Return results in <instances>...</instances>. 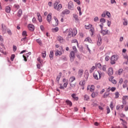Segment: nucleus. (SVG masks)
I'll use <instances>...</instances> for the list:
<instances>
[{
    "instance_id": "393cba45",
    "label": "nucleus",
    "mask_w": 128,
    "mask_h": 128,
    "mask_svg": "<svg viewBox=\"0 0 128 128\" xmlns=\"http://www.w3.org/2000/svg\"><path fill=\"white\" fill-rule=\"evenodd\" d=\"M79 84L82 86H84V84H86V80H82L80 82Z\"/></svg>"
},
{
    "instance_id": "09e8293b",
    "label": "nucleus",
    "mask_w": 128,
    "mask_h": 128,
    "mask_svg": "<svg viewBox=\"0 0 128 128\" xmlns=\"http://www.w3.org/2000/svg\"><path fill=\"white\" fill-rule=\"evenodd\" d=\"M86 42H92V40L90 38V37H87L85 39Z\"/></svg>"
},
{
    "instance_id": "e2e57ef3",
    "label": "nucleus",
    "mask_w": 128,
    "mask_h": 128,
    "mask_svg": "<svg viewBox=\"0 0 128 128\" xmlns=\"http://www.w3.org/2000/svg\"><path fill=\"white\" fill-rule=\"evenodd\" d=\"M72 42L73 44H74V43L76 42L77 43V45L78 44V40H76V39L72 40Z\"/></svg>"
},
{
    "instance_id": "72a5a7b5",
    "label": "nucleus",
    "mask_w": 128,
    "mask_h": 128,
    "mask_svg": "<svg viewBox=\"0 0 128 128\" xmlns=\"http://www.w3.org/2000/svg\"><path fill=\"white\" fill-rule=\"evenodd\" d=\"M128 87V80H126L124 81V83L123 84V88H126Z\"/></svg>"
},
{
    "instance_id": "0e129e2a",
    "label": "nucleus",
    "mask_w": 128,
    "mask_h": 128,
    "mask_svg": "<svg viewBox=\"0 0 128 128\" xmlns=\"http://www.w3.org/2000/svg\"><path fill=\"white\" fill-rule=\"evenodd\" d=\"M0 42H4V38L2 36H0Z\"/></svg>"
},
{
    "instance_id": "f03ea898",
    "label": "nucleus",
    "mask_w": 128,
    "mask_h": 128,
    "mask_svg": "<svg viewBox=\"0 0 128 128\" xmlns=\"http://www.w3.org/2000/svg\"><path fill=\"white\" fill-rule=\"evenodd\" d=\"M54 8L56 10H62V4H58V2L56 1L54 4Z\"/></svg>"
},
{
    "instance_id": "13d9d810",
    "label": "nucleus",
    "mask_w": 128,
    "mask_h": 128,
    "mask_svg": "<svg viewBox=\"0 0 128 128\" xmlns=\"http://www.w3.org/2000/svg\"><path fill=\"white\" fill-rule=\"evenodd\" d=\"M106 110H107V114H108L110 112V107L108 106L106 107Z\"/></svg>"
},
{
    "instance_id": "dca6fc26",
    "label": "nucleus",
    "mask_w": 128,
    "mask_h": 128,
    "mask_svg": "<svg viewBox=\"0 0 128 128\" xmlns=\"http://www.w3.org/2000/svg\"><path fill=\"white\" fill-rule=\"evenodd\" d=\"M73 17L74 18L76 22H80V19L78 18V14H73Z\"/></svg>"
},
{
    "instance_id": "4d7b16f0",
    "label": "nucleus",
    "mask_w": 128,
    "mask_h": 128,
    "mask_svg": "<svg viewBox=\"0 0 128 128\" xmlns=\"http://www.w3.org/2000/svg\"><path fill=\"white\" fill-rule=\"evenodd\" d=\"M7 32L8 34L10 35V36H12V31L8 29L7 30Z\"/></svg>"
},
{
    "instance_id": "412c9836",
    "label": "nucleus",
    "mask_w": 128,
    "mask_h": 128,
    "mask_svg": "<svg viewBox=\"0 0 128 128\" xmlns=\"http://www.w3.org/2000/svg\"><path fill=\"white\" fill-rule=\"evenodd\" d=\"M72 98L74 100H78V97L76 96V94H72Z\"/></svg>"
},
{
    "instance_id": "6e6d98bb",
    "label": "nucleus",
    "mask_w": 128,
    "mask_h": 128,
    "mask_svg": "<svg viewBox=\"0 0 128 128\" xmlns=\"http://www.w3.org/2000/svg\"><path fill=\"white\" fill-rule=\"evenodd\" d=\"M14 8H16V10H18V8H20V5L18 4H15L14 5Z\"/></svg>"
},
{
    "instance_id": "c756f323",
    "label": "nucleus",
    "mask_w": 128,
    "mask_h": 128,
    "mask_svg": "<svg viewBox=\"0 0 128 128\" xmlns=\"http://www.w3.org/2000/svg\"><path fill=\"white\" fill-rule=\"evenodd\" d=\"M83 74H84V70H82V69L79 70H78V74H79V76H82Z\"/></svg>"
},
{
    "instance_id": "473e14b6",
    "label": "nucleus",
    "mask_w": 128,
    "mask_h": 128,
    "mask_svg": "<svg viewBox=\"0 0 128 128\" xmlns=\"http://www.w3.org/2000/svg\"><path fill=\"white\" fill-rule=\"evenodd\" d=\"M52 32H58V27H56L52 29Z\"/></svg>"
},
{
    "instance_id": "7c9ffc66",
    "label": "nucleus",
    "mask_w": 128,
    "mask_h": 128,
    "mask_svg": "<svg viewBox=\"0 0 128 128\" xmlns=\"http://www.w3.org/2000/svg\"><path fill=\"white\" fill-rule=\"evenodd\" d=\"M66 103L68 106H72V103L70 100H66Z\"/></svg>"
},
{
    "instance_id": "864d4df0",
    "label": "nucleus",
    "mask_w": 128,
    "mask_h": 128,
    "mask_svg": "<svg viewBox=\"0 0 128 128\" xmlns=\"http://www.w3.org/2000/svg\"><path fill=\"white\" fill-rule=\"evenodd\" d=\"M90 31L92 32V36H94V28H91Z\"/></svg>"
},
{
    "instance_id": "b1692460",
    "label": "nucleus",
    "mask_w": 128,
    "mask_h": 128,
    "mask_svg": "<svg viewBox=\"0 0 128 128\" xmlns=\"http://www.w3.org/2000/svg\"><path fill=\"white\" fill-rule=\"evenodd\" d=\"M124 108V106L123 105H117L116 106V110H122Z\"/></svg>"
},
{
    "instance_id": "052dcab7",
    "label": "nucleus",
    "mask_w": 128,
    "mask_h": 128,
    "mask_svg": "<svg viewBox=\"0 0 128 128\" xmlns=\"http://www.w3.org/2000/svg\"><path fill=\"white\" fill-rule=\"evenodd\" d=\"M74 0L75 2L77 4H78V6L80 4V0Z\"/></svg>"
},
{
    "instance_id": "c85d7f7f",
    "label": "nucleus",
    "mask_w": 128,
    "mask_h": 128,
    "mask_svg": "<svg viewBox=\"0 0 128 128\" xmlns=\"http://www.w3.org/2000/svg\"><path fill=\"white\" fill-rule=\"evenodd\" d=\"M2 30L4 34H5L6 31V26H4V25L2 24Z\"/></svg>"
},
{
    "instance_id": "aec40b11",
    "label": "nucleus",
    "mask_w": 128,
    "mask_h": 128,
    "mask_svg": "<svg viewBox=\"0 0 128 128\" xmlns=\"http://www.w3.org/2000/svg\"><path fill=\"white\" fill-rule=\"evenodd\" d=\"M57 40L60 42L61 44H62L64 42V38L62 37L61 36H58L57 38Z\"/></svg>"
},
{
    "instance_id": "bb28decb",
    "label": "nucleus",
    "mask_w": 128,
    "mask_h": 128,
    "mask_svg": "<svg viewBox=\"0 0 128 128\" xmlns=\"http://www.w3.org/2000/svg\"><path fill=\"white\" fill-rule=\"evenodd\" d=\"M38 18V20H39L40 22H42V16H40V14L39 13L37 14Z\"/></svg>"
},
{
    "instance_id": "a878e982",
    "label": "nucleus",
    "mask_w": 128,
    "mask_h": 128,
    "mask_svg": "<svg viewBox=\"0 0 128 128\" xmlns=\"http://www.w3.org/2000/svg\"><path fill=\"white\" fill-rule=\"evenodd\" d=\"M22 9H20L18 12V16L20 18V16H22Z\"/></svg>"
},
{
    "instance_id": "c03bdc74",
    "label": "nucleus",
    "mask_w": 128,
    "mask_h": 128,
    "mask_svg": "<svg viewBox=\"0 0 128 128\" xmlns=\"http://www.w3.org/2000/svg\"><path fill=\"white\" fill-rule=\"evenodd\" d=\"M112 110H114V102H111L110 106Z\"/></svg>"
},
{
    "instance_id": "c9c22d12",
    "label": "nucleus",
    "mask_w": 128,
    "mask_h": 128,
    "mask_svg": "<svg viewBox=\"0 0 128 128\" xmlns=\"http://www.w3.org/2000/svg\"><path fill=\"white\" fill-rule=\"evenodd\" d=\"M108 96H110V93L109 92H106L104 94V98H106Z\"/></svg>"
},
{
    "instance_id": "2f4dec72",
    "label": "nucleus",
    "mask_w": 128,
    "mask_h": 128,
    "mask_svg": "<svg viewBox=\"0 0 128 128\" xmlns=\"http://www.w3.org/2000/svg\"><path fill=\"white\" fill-rule=\"evenodd\" d=\"M50 60H52V58H54V51L51 50L50 52Z\"/></svg>"
},
{
    "instance_id": "f3484780",
    "label": "nucleus",
    "mask_w": 128,
    "mask_h": 128,
    "mask_svg": "<svg viewBox=\"0 0 128 128\" xmlns=\"http://www.w3.org/2000/svg\"><path fill=\"white\" fill-rule=\"evenodd\" d=\"M128 96H124L122 97V102L124 104H126V100H128Z\"/></svg>"
},
{
    "instance_id": "69168bd1",
    "label": "nucleus",
    "mask_w": 128,
    "mask_h": 128,
    "mask_svg": "<svg viewBox=\"0 0 128 128\" xmlns=\"http://www.w3.org/2000/svg\"><path fill=\"white\" fill-rule=\"evenodd\" d=\"M26 36H24L21 39V42H26Z\"/></svg>"
},
{
    "instance_id": "6ab92c4d",
    "label": "nucleus",
    "mask_w": 128,
    "mask_h": 128,
    "mask_svg": "<svg viewBox=\"0 0 128 128\" xmlns=\"http://www.w3.org/2000/svg\"><path fill=\"white\" fill-rule=\"evenodd\" d=\"M93 76L95 80H98V71L94 72Z\"/></svg>"
},
{
    "instance_id": "423d86ee",
    "label": "nucleus",
    "mask_w": 128,
    "mask_h": 128,
    "mask_svg": "<svg viewBox=\"0 0 128 128\" xmlns=\"http://www.w3.org/2000/svg\"><path fill=\"white\" fill-rule=\"evenodd\" d=\"M54 21L52 22L51 24H52V26H58V18L54 16Z\"/></svg>"
},
{
    "instance_id": "79ce46f5",
    "label": "nucleus",
    "mask_w": 128,
    "mask_h": 128,
    "mask_svg": "<svg viewBox=\"0 0 128 128\" xmlns=\"http://www.w3.org/2000/svg\"><path fill=\"white\" fill-rule=\"evenodd\" d=\"M92 26V25L90 24H89L88 26H85L86 30H90V28H91Z\"/></svg>"
},
{
    "instance_id": "774afa93",
    "label": "nucleus",
    "mask_w": 128,
    "mask_h": 128,
    "mask_svg": "<svg viewBox=\"0 0 128 128\" xmlns=\"http://www.w3.org/2000/svg\"><path fill=\"white\" fill-rule=\"evenodd\" d=\"M14 54H12L11 56V58H10V60H11L12 62L14 60Z\"/></svg>"
},
{
    "instance_id": "0eeeda50",
    "label": "nucleus",
    "mask_w": 128,
    "mask_h": 128,
    "mask_svg": "<svg viewBox=\"0 0 128 128\" xmlns=\"http://www.w3.org/2000/svg\"><path fill=\"white\" fill-rule=\"evenodd\" d=\"M74 2H72L70 1L68 4V10H74Z\"/></svg>"
},
{
    "instance_id": "6e6552de",
    "label": "nucleus",
    "mask_w": 128,
    "mask_h": 128,
    "mask_svg": "<svg viewBox=\"0 0 128 128\" xmlns=\"http://www.w3.org/2000/svg\"><path fill=\"white\" fill-rule=\"evenodd\" d=\"M90 90L91 92H94V86L92 85L90 86L88 85L87 86V90Z\"/></svg>"
},
{
    "instance_id": "4c0bfd02",
    "label": "nucleus",
    "mask_w": 128,
    "mask_h": 128,
    "mask_svg": "<svg viewBox=\"0 0 128 128\" xmlns=\"http://www.w3.org/2000/svg\"><path fill=\"white\" fill-rule=\"evenodd\" d=\"M26 57L28 58V54H26L25 56L23 55V58H24V62H27L28 61V60H26Z\"/></svg>"
},
{
    "instance_id": "5701e85b",
    "label": "nucleus",
    "mask_w": 128,
    "mask_h": 128,
    "mask_svg": "<svg viewBox=\"0 0 128 128\" xmlns=\"http://www.w3.org/2000/svg\"><path fill=\"white\" fill-rule=\"evenodd\" d=\"M109 80H110V82H112V84H116V80H114V77L113 76H111L109 78Z\"/></svg>"
},
{
    "instance_id": "338daca9",
    "label": "nucleus",
    "mask_w": 128,
    "mask_h": 128,
    "mask_svg": "<svg viewBox=\"0 0 128 128\" xmlns=\"http://www.w3.org/2000/svg\"><path fill=\"white\" fill-rule=\"evenodd\" d=\"M62 58L63 60H68V58L66 56H62Z\"/></svg>"
},
{
    "instance_id": "20e7f679",
    "label": "nucleus",
    "mask_w": 128,
    "mask_h": 128,
    "mask_svg": "<svg viewBox=\"0 0 128 128\" xmlns=\"http://www.w3.org/2000/svg\"><path fill=\"white\" fill-rule=\"evenodd\" d=\"M60 51L58 50H57L56 52L55 53V55L56 56H62L64 52V50L62 49V46L60 47Z\"/></svg>"
},
{
    "instance_id": "de8ad7c7",
    "label": "nucleus",
    "mask_w": 128,
    "mask_h": 128,
    "mask_svg": "<svg viewBox=\"0 0 128 128\" xmlns=\"http://www.w3.org/2000/svg\"><path fill=\"white\" fill-rule=\"evenodd\" d=\"M104 72H98V76H99V78H102V76H104Z\"/></svg>"
},
{
    "instance_id": "58836bf2",
    "label": "nucleus",
    "mask_w": 128,
    "mask_h": 128,
    "mask_svg": "<svg viewBox=\"0 0 128 128\" xmlns=\"http://www.w3.org/2000/svg\"><path fill=\"white\" fill-rule=\"evenodd\" d=\"M62 78V72H60L59 75L56 78V80L58 82H60V80Z\"/></svg>"
},
{
    "instance_id": "7ed1b4c3",
    "label": "nucleus",
    "mask_w": 128,
    "mask_h": 128,
    "mask_svg": "<svg viewBox=\"0 0 128 128\" xmlns=\"http://www.w3.org/2000/svg\"><path fill=\"white\" fill-rule=\"evenodd\" d=\"M118 60V56L116 55H113L110 58V64H114L116 60Z\"/></svg>"
},
{
    "instance_id": "f704fd0d",
    "label": "nucleus",
    "mask_w": 128,
    "mask_h": 128,
    "mask_svg": "<svg viewBox=\"0 0 128 128\" xmlns=\"http://www.w3.org/2000/svg\"><path fill=\"white\" fill-rule=\"evenodd\" d=\"M36 42L40 44V46H42V40H40V39L36 40Z\"/></svg>"
},
{
    "instance_id": "e433bc0d",
    "label": "nucleus",
    "mask_w": 128,
    "mask_h": 128,
    "mask_svg": "<svg viewBox=\"0 0 128 128\" xmlns=\"http://www.w3.org/2000/svg\"><path fill=\"white\" fill-rule=\"evenodd\" d=\"M77 10L79 12V16H82V8H80V6H78Z\"/></svg>"
},
{
    "instance_id": "37998d69",
    "label": "nucleus",
    "mask_w": 128,
    "mask_h": 128,
    "mask_svg": "<svg viewBox=\"0 0 128 128\" xmlns=\"http://www.w3.org/2000/svg\"><path fill=\"white\" fill-rule=\"evenodd\" d=\"M84 100H90V96H88L87 94L84 95Z\"/></svg>"
},
{
    "instance_id": "ddd939ff",
    "label": "nucleus",
    "mask_w": 128,
    "mask_h": 128,
    "mask_svg": "<svg viewBox=\"0 0 128 128\" xmlns=\"http://www.w3.org/2000/svg\"><path fill=\"white\" fill-rule=\"evenodd\" d=\"M92 93L91 94L92 98H96V96H98V90H96L95 92L94 91L92 92Z\"/></svg>"
},
{
    "instance_id": "9b49d317",
    "label": "nucleus",
    "mask_w": 128,
    "mask_h": 128,
    "mask_svg": "<svg viewBox=\"0 0 128 128\" xmlns=\"http://www.w3.org/2000/svg\"><path fill=\"white\" fill-rule=\"evenodd\" d=\"M46 20L48 22V24H50V22H52V13H50L47 16Z\"/></svg>"
},
{
    "instance_id": "8fccbe9b",
    "label": "nucleus",
    "mask_w": 128,
    "mask_h": 128,
    "mask_svg": "<svg viewBox=\"0 0 128 128\" xmlns=\"http://www.w3.org/2000/svg\"><path fill=\"white\" fill-rule=\"evenodd\" d=\"M96 66H97L98 68H100V70H102V64H100V63L97 64H96Z\"/></svg>"
},
{
    "instance_id": "a211bd4d",
    "label": "nucleus",
    "mask_w": 128,
    "mask_h": 128,
    "mask_svg": "<svg viewBox=\"0 0 128 128\" xmlns=\"http://www.w3.org/2000/svg\"><path fill=\"white\" fill-rule=\"evenodd\" d=\"M98 42H97V44L98 46H100L102 44V37L100 36H98Z\"/></svg>"
},
{
    "instance_id": "5fc2aeb1",
    "label": "nucleus",
    "mask_w": 128,
    "mask_h": 128,
    "mask_svg": "<svg viewBox=\"0 0 128 128\" xmlns=\"http://www.w3.org/2000/svg\"><path fill=\"white\" fill-rule=\"evenodd\" d=\"M122 72H123V70L122 68H120L118 70V74H119V76H120V74H122Z\"/></svg>"
},
{
    "instance_id": "680f3d73",
    "label": "nucleus",
    "mask_w": 128,
    "mask_h": 128,
    "mask_svg": "<svg viewBox=\"0 0 128 128\" xmlns=\"http://www.w3.org/2000/svg\"><path fill=\"white\" fill-rule=\"evenodd\" d=\"M85 48H86V50H88L89 52H90V48H88V45L86 44Z\"/></svg>"
},
{
    "instance_id": "f257e3e1",
    "label": "nucleus",
    "mask_w": 128,
    "mask_h": 128,
    "mask_svg": "<svg viewBox=\"0 0 128 128\" xmlns=\"http://www.w3.org/2000/svg\"><path fill=\"white\" fill-rule=\"evenodd\" d=\"M64 34H68V37L70 38L72 36H76L78 34V31L76 29H66L63 31Z\"/></svg>"
},
{
    "instance_id": "3c124183",
    "label": "nucleus",
    "mask_w": 128,
    "mask_h": 128,
    "mask_svg": "<svg viewBox=\"0 0 128 128\" xmlns=\"http://www.w3.org/2000/svg\"><path fill=\"white\" fill-rule=\"evenodd\" d=\"M46 52L44 51V52L42 53V58H46Z\"/></svg>"
},
{
    "instance_id": "a19ab883",
    "label": "nucleus",
    "mask_w": 128,
    "mask_h": 128,
    "mask_svg": "<svg viewBox=\"0 0 128 128\" xmlns=\"http://www.w3.org/2000/svg\"><path fill=\"white\" fill-rule=\"evenodd\" d=\"M22 36H28V34L26 33V31L24 30L22 32Z\"/></svg>"
},
{
    "instance_id": "f8f14e48",
    "label": "nucleus",
    "mask_w": 128,
    "mask_h": 128,
    "mask_svg": "<svg viewBox=\"0 0 128 128\" xmlns=\"http://www.w3.org/2000/svg\"><path fill=\"white\" fill-rule=\"evenodd\" d=\"M108 76H112V74H114V70L112 69V68H110L108 69Z\"/></svg>"
},
{
    "instance_id": "1a4fd4ad",
    "label": "nucleus",
    "mask_w": 128,
    "mask_h": 128,
    "mask_svg": "<svg viewBox=\"0 0 128 128\" xmlns=\"http://www.w3.org/2000/svg\"><path fill=\"white\" fill-rule=\"evenodd\" d=\"M74 80H76V77L74 76H72L69 79L70 85V86H72V88H74V84H72V82Z\"/></svg>"
},
{
    "instance_id": "603ef678",
    "label": "nucleus",
    "mask_w": 128,
    "mask_h": 128,
    "mask_svg": "<svg viewBox=\"0 0 128 128\" xmlns=\"http://www.w3.org/2000/svg\"><path fill=\"white\" fill-rule=\"evenodd\" d=\"M72 50H74V52H75V53H76V52H78V49H76V46H74L72 47Z\"/></svg>"
},
{
    "instance_id": "49530a36",
    "label": "nucleus",
    "mask_w": 128,
    "mask_h": 128,
    "mask_svg": "<svg viewBox=\"0 0 128 128\" xmlns=\"http://www.w3.org/2000/svg\"><path fill=\"white\" fill-rule=\"evenodd\" d=\"M96 70V67L94 66H92V68L90 69V72L92 74L94 70Z\"/></svg>"
},
{
    "instance_id": "9d476101",
    "label": "nucleus",
    "mask_w": 128,
    "mask_h": 128,
    "mask_svg": "<svg viewBox=\"0 0 128 128\" xmlns=\"http://www.w3.org/2000/svg\"><path fill=\"white\" fill-rule=\"evenodd\" d=\"M101 33L103 36H106V34H110V32L108 30H102Z\"/></svg>"
},
{
    "instance_id": "4be33fe9",
    "label": "nucleus",
    "mask_w": 128,
    "mask_h": 128,
    "mask_svg": "<svg viewBox=\"0 0 128 128\" xmlns=\"http://www.w3.org/2000/svg\"><path fill=\"white\" fill-rule=\"evenodd\" d=\"M62 14H70V11L68 9H66L62 12Z\"/></svg>"
},
{
    "instance_id": "4468645a",
    "label": "nucleus",
    "mask_w": 128,
    "mask_h": 128,
    "mask_svg": "<svg viewBox=\"0 0 128 128\" xmlns=\"http://www.w3.org/2000/svg\"><path fill=\"white\" fill-rule=\"evenodd\" d=\"M28 28L31 32H34V26L32 24L28 25Z\"/></svg>"
},
{
    "instance_id": "2eb2a0df",
    "label": "nucleus",
    "mask_w": 128,
    "mask_h": 128,
    "mask_svg": "<svg viewBox=\"0 0 128 128\" xmlns=\"http://www.w3.org/2000/svg\"><path fill=\"white\" fill-rule=\"evenodd\" d=\"M68 82H66L64 84V86H62V84H60V90H64V88H66V86H68Z\"/></svg>"
},
{
    "instance_id": "ea45409f",
    "label": "nucleus",
    "mask_w": 128,
    "mask_h": 128,
    "mask_svg": "<svg viewBox=\"0 0 128 128\" xmlns=\"http://www.w3.org/2000/svg\"><path fill=\"white\" fill-rule=\"evenodd\" d=\"M101 70H102L103 72H106V65L102 66Z\"/></svg>"
},
{
    "instance_id": "a18cd8bd",
    "label": "nucleus",
    "mask_w": 128,
    "mask_h": 128,
    "mask_svg": "<svg viewBox=\"0 0 128 128\" xmlns=\"http://www.w3.org/2000/svg\"><path fill=\"white\" fill-rule=\"evenodd\" d=\"M120 96V93L118 92H115V98H118Z\"/></svg>"
},
{
    "instance_id": "bf43d9fd",
    "label": "nucleus",
    "mask_w": 128,
    "mask_h": 128,
    "mask_svg": "<svg viewBox=\"0 0 128 128\" xmlns=\"http://www.w3.org/2000/svg\"><path fill=\"white\" fill-rule=\"evenodd\" d=\"M100 22H102V24H104L106 22V20L104 18H102L100 20Z\"/></svg>"
},
{
    "instance_id": "39448f33",
    "label": "nucleus",
    "mask_w": 128,
    "mask_h": 128,
    "mask_svg": "<svg viewBox=\"0 0 128 128\" xmlns=\"http://www.w3.org/2000/svg\"><path fill=\"white\" fill-rule=\"evenodd\" d=\"M70 62H74L76 58V52L74 51H72L70 52Z\"/></svg>"
},
{
    "instance_id": "cd10ccee",
    "label": "nucleus",
    "mask_w": 128,
    "mask_h": 128,
    "mask_svg": "<svg viewBox=\"0 0 128 128\" xmlns=\"http://www.w3.org/2000/svg\"><path fill=\"white\" fill-rule=\"evenodd\" d=\"M6 12L7 14H10V7L7 6L6 8Z\"/></svg>"
}]
</instances>
